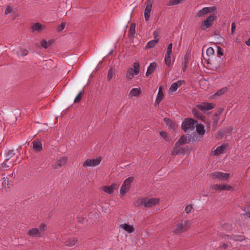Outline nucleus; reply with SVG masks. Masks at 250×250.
<instances>
[{
    "mask_svg": "<svg viewBox=\"0 0 250 250\" xmlns=\"http://www.w3.org/2000/svg\"><path fill=\"white\" fill-rule=\"evenodd\" d=\"M47 229L46 224L44 223H41L38 228H33L29 229L27 232V234L31 237H44Z\"/></svg>",
    "mask_w": 250,
    "mask_h": 250,
    "instance_id": "1",
    "label": "nucleus"
},
{
    "mask_svg": "<svg viewBox=\"0 0 250 250\" xmlns=\"http://www.w3.org/2000/svg\"><path fill=\"white\" fill-rule=\"evenodd\" d=\"M197 125L198 122L196 120L187 118L182 124V128L185 132H189L193 130Z\"/></svg>",
    "mask_w": 250,
    "mask_h": 250,
    "instance_id": "2",
    "label": "nucleus"
},
{
    "mask_svg": "<svg viewBox=\"0 0 250 250\" xmlns=\"http://www.w3.org/2000/svg\"><path fill=\"white\" fill-rule=\"evenodd\" d=\"M190 227L189 221H185L181 223H178L174 229L173 232L175 234H179L186 231Z\"/></svg>",
    "mask_w": 250,
    "mask_h": 250,
    "instance_id": "3",
    "label": "nucleus"
},
{
    "mask_svg": "<svg viewBox=\"0 0 250 250\" xmlns=\"http://www.w3.org/2000/svg\"><path fill=\"white\" fill-rule=\"evenodd\" d=\"M134 178L129 177L126 178L124 182L120 191V194L121 196L124 195L129 189L131 183L133 181Z\"/></svg>",
    "mask_w": 250,
    "mask_h": 250,
    "instance_id": "4",
    "label": "nucleus"
},
{
    "mask_svg": "<svg viewBox=\"0 0 250 250\" xmlns=\"http://www.w3.org/2000/svg\"><path fill=\"white\" fill-rule=\"evenodd\" d=\"M133 67L134 68H129L127 71L126 77L129 80H131L134 77V75H137L140 72V64L139 62H134Z\"/></svg>",
    "mask_w": 250,
    "mask_h": 250,
    "instance_id": "5",
    "label": "nucleus"
},
{
    "mask_svg": "<svg viewBox=\"0 0 250 250\" xmlns=\"http://www.w3.org/2000/svg\"><path fill=\"white\" fill-rule=\"evenodd\" d=\"M217 19L216 15L212 14L208 16L203 22V25L201 26V28L202 30H205L206 28H209L214 24V21Z\"/></svg>",
    "mask_w": 250,
    "mask_h": 250,
    "instance_id": "6",
    "label": "nucleus"
},
{
    "mask_svg": "<svg viewBox=\"0 0 250 250\" xmlns=\"http://www.w3.org/2000/svg\"><path fill=\"white\" fill-rule=\"evenodd\" d=\"M188 147L181 146H178L176 148L175 144L171 151L170 154L172 156H176L178 154H183L188 151Z\"/></svg>",
    "mask_w": 250,
    "mask_h": 250,
    "instance_id": "7",
    "label": "nucleus"
},
{
    "mask_svg": "<svg viewBox=\"0 0 250 250\" xmlns=\"http://www.w3.org/2000/svg\"><path fill=\"white\" fill-rule=\"evenodd\" d=\"M102 161V158L99 157L96 159H87L83 163V166L86 167H95L99 165Z\"/></svg>",
    "mask_w": 250,
    "mask_h": 250,
    "instance_id": "8",
    "label": "nucleus"
},
{
    "mask_svg": "<svg viewBox=\"0 0 250 250\" xmlns=\"http://www.w3.org/2000/svg\"><path fill=\"white\" fill-rule=\"evenodd\" d=\"M215 106V104H214L206 102H203L197 105V107L203 112L211 110L214 108Z\"/></svg>",
    "mask_w": 250,
    "mask_h": 250,
    "instance_id": "9",
    "label": "nucleus"
},
{
    "mask_svg": "<svg viewBox=\"0 0 250 250\" xmlns=\"http://www.w3.org/2000/svg\"><path fill=\"white\" fill-rule=\"evenodd\" d=\"M229 173H224L221 172H214L210 174L212 179H218L220 180H226L229 177Z\"/></svg>",
    "mask_w": 250,
    "mask_h": 250,
    "instance_id": "10",
    "label": "nucleus"
},
{
    "mask_svg": "<svg viewBox=\"0 0 250 250\" xmlns=\"http://www.w3.org/2000/svg\"><path fill=\"white\" fill-rule=\"evenodd\" d=\"M159 200L158 198H145V202L144 206L146 208H151L157 205L159 203Z\"/></svg>",
    "mask_w": 250,
    "mask_h": 250,
    "instance_id": "11",
    "label": "nucleus"
},
{
    "mask_svg": "<svg viewBox=\"0 0 250 250\" xmlns=\"http://www.w3.org/2000/svg\"><path fill=\"white\" fill-rule=\"evenodd\" d=\"M68 160L66 157H62L57 161L55 164L53 166L54 169H58L63 166L66 164Z\"/></svg>",
    "mask_w": 250,
    "mask_h": 250,
    "instance_id": "12",
    "label": "nucleus"
},
{
    "mask_svg": "<svg viewBox=\"0 0 250 250\" xmlns=\"http://www.w3.org/2000/svg\"><path fill=\"white\" fill-rule=\"evenodd\" d=\"M151 8V2L150 1H147V5L145 10V18L146 21H148L149 19Z\"/></svg>",
    "mask_w": 250,
    "mask_h": 250,
    "instance_id": "13",
    "label": "nucleus"
},
{
    "mask_svg": "<svg viewBox=\"0 0 250 250\" xmlns=\"http://www.w3.org/2000/svg\"><path fill=\"white\" fill-rule=\"evenodd\" d=\"M212 188L215 190H230L232 189V187L229 185H218L215 184L213 186Z\"/></svg>",
    "mask_w": 250,
    "mask_h": 250,
    "instance_id": "14",
    "label": "nucleus"
},
{
    "mask_svg": "<svg viewBox=\"0 0 250 250\" xmlns=\"http://www.w3.org/2000/svg\"><path fill=\"white\" fill-rule=\"evenodd\" d=\"M33 148L35 151L40 152L42 149V145L39 140H34L33 142Z\"/></svg>",
    "mask_w": 250,
    "mask_h": 250,
    "instance_id": "15",
    "label": "nucleus"
},
{
    "mask_svg": "<svg viewBox=\"0 0 250 250\" xmlns=\"http://www.w3.org/2000/svg\"><path fill=\"white\" fill-rule=\"evenodd\" d=\"M184 81L179 80L175 83H173L170 86L169 90L172 92L176 91L177 89L180 87Z\"/></svg>",
    "mask_w": 250,
    "mask_h": 250,
    "instance_id": "16",
    "label": "nucleus"
},
{
    "mask_svg": "<svg viewBox=\"0 0 250 250\" xmlns=\"http://www.w3.org/2000/svg\"><path fill=\"white\" fill-rule=\"evenodd\" d=\"M77 242V238L75 237H71L65 240L64 244L67 247H72L74 246Z\"/></svg>",
    "mask_w": 250,
    "mask_h": 250,
    "instance_id": "17",
    "label": "nucleus"
},
{
    "mask_svg": "<svg viewBox=\"0 0 250 250\" xmlns=\"http://www.w3.org/2000/svg\"><path fill=\"white\" fill-rule=\"evenodd\" d=\"M44 29V26L39 22H36L32 26L31 29L33 32L37 31L41 32Z\"/></svg>",
    "mask_w": 250,
    "mask_h": 250,
    "instance_id": "18",
    "label": "nucleus"
},
{
    "mask_svg": "<svg viewBox=\"0 0 250 250\" xmlns=\"http://www.w3.org/2000/svg\"><path fill=\"white\" fill-rule=\"evenodd\" d=\"M164 122L166 124L168 128L170 130H173L175 129L176 124L174 122H172L170 119L165 118Z\"/></svg>",
    "mask_w": 250,
    "mask_h": 250,
    "instance_id": "19",
    "label": "nucleus"
},
{
    "mask_svg": "<svg viewBox=\"0 0 250 250\" xmlns=\"http://www.w3.org/2000/svg\"><path fill=\"white\" fill-rule=\"evenodd\" d=\"M226 152V146L225 145H221L216 148L215 150H214L213 154L216 156H218L221 154H223L225 153Z\"/></svg>",
    "mask_w": 250,
    "mask_h": 250,
    "instance_id": "20",
    "label": "nucleus"
},
{
    "mask_svg": "<svg viewBox=\"0 0 250 250\" xmlns=\"http://www.w3.org/2000/svg\"><path fill=\"white\" fill-rule=\"evenodd\" d=\"M120 227L124 229L125 231H127L128 233H132L134 232L135 229L133 226L128 225L127 224H121L120 226Z\"/></svg>",
    "mask_w": 250,
    "mask_h": 250,
    "instance_id": "21",
    "label": "nucleus"
},
{
    "mask_svg": "<svg viewBox=\"0 0 250 250\" xmlns=\"http://www.w3.org/2000/svg\"><path fill=\"white\" fill-rule=\"evenodd\" d=\"M157 66V63L155 62H153L148 66L147 71L146 72V76L148 77L149 75L152 74Z\"/></svg>",
    "mask_w": 250,
    "mask_h": 250,
    "instance_id": "22",
    "label": "nucleus"
},
{
    "mask_svg": "<svg viewBox=\"0 0 250 250\" xmlns=\"http://www.w3.org/2000/svg\"><path fill=\"white\" fill-rule=\"evenodd\" d=\"M164 95L162 91V87L160 86L159 89V91L157 94V98L155 101V104H158L163 99Z\"/></svg>",
    "mask_w": 250,
    "mask_h": 250,
    "instance_id": "23",
    "label": "nucleus"
},
{
    "mask_svg": "<svg viewBox=\"0 0 250 250\" xmlns=\"http://www.w3.org/2000/svg\"><path fill=\"white\" fill-rule=\"evenodd\" d=\"M192 113L194 116L197 119L203 120L205 118V116L203 115V114L198 110V109L196 108H193Z\"/></svg>",
    "mask_w": 250,
    "mask_h": 250,
    "instance_id": "24",
    "label": "nucleus"
},
{
    "mask_svg": "<svg viewBox=\"0 0 250 250\" xmlns=\"http://www.w3.org/2000/svg\"><path fill=\"white\" fill-rule=\"evenodd\" d=\"M187 143V137L186 136H182L178 140V141L175 143L176 148L178 146H182Z\"/></svg>",
    "mask_w": 250,
    "mask_h": 250,
    "instance_id": "25",
    "label": "nucleus"
},
{
    "mask_svg": "<svg viewBox=\"0 0 250 250\" xmlns=\"http://www.w3.org/2000/svg\"><path fill=\"white\" fill-rule=\"evenodd\" d=\"M196 128V133L199 135L203 136L205 132L204 126L203 125H199L195 127Z\"/></svg>",
    "mask_w": 250,
    "mask_h": 250,
    "instance_id": "26",
    "label": "nucleus"
},
{
    "mask_svg": "<svg viewBox=\"0 0 250 250\" xmlns=\"http://www.w3.org/2000/svg\"><path fill=\"white\" fill-rule=\"evenodd\" d=\"M198 133L195 132H194L192 135H190L189 138V140L192 141H200L202 139V136H199Z\"/></svg>",
    "mask_w": 250,
    "mask_h": 250,
    "instance_id": "27",
    "label": "nucleus"
},
{
    "mask_svg": "<svg viewBox=\"0 0 250 250\" xmlns=\"http://www.w3.org/2000/svg\"><path fill=\"white\" fill-rule=\"evenodd\" d=\"M1 185L2 188H4L5 190H7V189L10 188V186H9V181L7 178L3 177L1 179Z\"/></svg>",
    "mask_w": 250,
    "mask_h": 250,
    "instance_id": "28",
    "label": "nucleus"
},
{
    "mask_svg": "<svg viewBox=\"0 0 250 250\" xmlns=\"http://www.w3.org/2000/svg\"><path fill=\"white\" fill-rule=\"evenodd\" d=\"M115 68L114 67H111L108 70L107 80L108 81H110L115 75Z\"/></svg>",
    "mask_w": 250,
    "mask_h": 250,
    "instance_id": "29",
    "label": "nucleus"
},
{
    "mask_svg": "<svg viewBox=\"0 0 250 250\" xmlns=\"http://www.w3.org/2000/svg\"><path fill=\"white\" fill-rule=\"evenodd\" d=\"M158 40H152L147 42L146 48H151L155 46L158 43Z\"/></svg>",
    "mask_w": 250,
    "mask_h": 250,
    "instance_id": "30",
    "label": "nucleus"
},
{
    "mask_svg": "<svg viewBox=\"0 0 250 250\" xmlns=\"http://www.w3.org/2000/svg\"><path fill=\"white\" fill-rule=\"evenodd\" d=\"M136 25L135 23H131L129 30V36L133 37L135 33Z\"/></svg>",
    "mask_w": 250,
    "mask_h": 250,
    "instance_id": "31",
    "label": "nucleus"
},
{
    "mask_svg": "<svg viewBox=\"0 0 250 250\" xmlns=\"http://www.w3.org/2000/svg\"><path fill=\"white\" fill-rule=\"evenodd\" d=\"M207 10H208V9H207L206 7L202 8L201 10H199L197 13V16L199 17L204 16L205 15L208 13Z\"/></svg>",
    "mask_w": 250,
    "mask_h": 250,
    "instance_id": "32",
    "label": "nucleus"
},
{
    "mask_svg": "<svg viewBox=\"0 0 250 250\" xmlns=\"http://www.w3.org/2000/svg\"><path fill=\"white\" fill-rule=\"evenodd\" d=\"M188 61V56L187 55H186L184 56V60H183V61L182 62V69L184 72H185V71L187 69Z\"/></svg>",
    "mask_w": 250,
    "mask_h": 250,
    "instance_id": "33",
    "label": "nucleus"
},
{
    "mask_svg": "<svg viewBox=\"0 0 250 250\" xmlns=\"http://www.w3.org/2000/svg\"><path fill=\"white\" fill-rule=\"evenodd\" d=\"M185 0H169L167 3V6L177 5L183 2Z\"/></svg>",
    "mask_w": 250,
    "mask_h": 250,
    "instance_id": "34",
    "label": "nucleus"
},
{
    "mask_svg": "<svg viewBox=\"0 0 250 250\" xmlns=\"http://www.w3.org/2000/svg\"><path fill=\"white\" fill-rule=\"evenodd\" d=\"M141 91L139 89L134 88L131 90L129 94L131 95V96L137 97L139 95Z\"/></svg>",
    "mask_w": 250,
    "mask_h": 250,
    "instance_id": "35",
    "label": "nucleus"
},
{
    "mask_svg": "<svg viewBox=\"0 0 250 250\" xmlns=\"http://www.w3.org/2000/svg\"><path fill=\"white\" fill-rule=\"evenodd\" d=\"M15 155L14 150H9L6 153V161H9L10 159Z\"/></svg>",
    "mask_w": 250,
    "mask_h": 250,
    "instance_id": "36",
    "label": "nucleus"
},
{
    "mask_svg": "<svg viewBox=\"0 0 250 250\" xmlns=\"http://www.w3.org/2000/svg\"><path fill=\"white\" fill-rule=\"evenodd\" d=\"M8 161H6L5 159V161L0 164V169L8 168L13 165V163L9 162L8 163Z\"/></svg>",
    "mask_w": 250,
    "mask_h": 250,
    "instance_id": "37",
    "label": "nucleus"
},
{
    "mask_svg": "<svg viewBox=\"0 0 250 250\" xmlns=\"http://www.w3.org/2000/svg\"><path fill=\"white\" fill-rule=\"evenodd\" d=\"M28 51L26 49H21L17 51V55L19 56H25L28 54Z\"/></svg>",
    "mask_w": 250,
    "mask_h": 250,
    "instance_id": "38",
    "label": "nucleus"
},
{
    "mask_svg": "<svg viewBox=\"0 0 250 250\" xmlns=\"http://www.w3.org/2000/svg\"><path fill=\"white\" fill-rule=\"evenodd\" d=\"M84 91V88L83 89V90L80 91L79 94L77 95V96L76 97L75 100H74V103H77L79 102L81 99H82V94L83 92Z\"/></svg>",
    "mask_w": 250,
    "mask_h": 250,
    "instance_id": "39",
    "label": "nucleus"
},
{
    "mask_svg": "<svg viewBox=\"0 0 250 250\" xmlns=\"http://www.w3.org/2000/svg\"><path fill=\"white\" fill-rule=\"evenodd\" d=\"M102 188L103 191L109 194H111L113 192L109 186H104L102 187Z\"/></svg>",
    "mask_w": 250,
    "mask_h": 250,
    "instance_id": "40",
    "label": "nucleus"
},
{
    "mask_svg": "<svg viewBox=\"0 0 250 250\" xmlns=\"http://www.w3.org/2000/svg\"><path fill=\"white\" fill-rule=\"evenodd\" d=\"M170 54H166L165 62V63L167 65L169 66L170 64L171 59H170Z\"/></svg>",
    "mask_w": 250,
    "mask_h": 250,
    "instance_id": "41",
    "label": "nucleus"
},
{
    "mask_svg": "<svg viewBox=\"0 0 250 250\" xmlns=\"http://www.w3.org/2000/svg\"><path fill=\"white\" fill-rule=\"evenodd\" d=\"M145 202V198H142V199H138L135 204V206H137V207H140L142 205H144V203Z\"/></svg>",
    "mask_w": 250,
    "mask_h": 250,
    "instance_id": "42",
    "label": "nucleus"
},
{
    "mask_svg": "<svg viewBox=\"0 0 250 250\" xmlns=\"http://www.w3.org/2000/svg\"><path fill=\"white\" fill-rule=\"evenodd\" d=\"M227 88L226 87H224L218 90L214 94L215 96H220L224 94L226 91Z\"/></svg>",
    "mask_w": 250,
    "mask_h": 250,
    "instance_id": "43",
    "label": "nucleus"
},
{
    "mask_svg": "<svg viewBox=\"0 0 250 250\" xmlns=\"http://www.w3.org/2000/svg\"><path fill=\"white\" fill-rule=\"evenodd\" d=\"M65 26V22H62L61 24H59L58 25L57 30L58 32H61L62 31Z\"/></svg>",
    "mask_w": 250,
    "mask_h": 250,
    "instance_id": "44",
    "label": "nucleus"
},
{
    "mask_svg": "<svg viewBox=\"0 0 250 250\" xmlns=\"http://www.w3.org/2000/svg\"><path fill=\"white\" fill-rule=\"evenodd\" d=\"M160 135L164 138L166 141H168L169 138L167 133L165 131H161Z\"/></svg>",
    "mask_w": 250,
    "mask_h": 250,
    "instance_id": "45",
    "label": "nucleus"
},
{
    "mask_svg": "<svg viewBox=\"0 0 250 250\" xmlns=\"http://www.w3.org/2000/svg\"><path fill=\"white\" fill-rule=\"evenodd\" d=\"M233 240L235 241H242L244 240V236L243 235H235L233 236Z\"/></svg>",
    "mask_w": 250,
    "mask_h": 250,
    "instance_id": "46",
    "label": "nucleus"
},
{
    "mask_svg": "<svg viewBox=\"0 0 250 250\" xmlns=\"http://www.w3.org/2000/svg\"><path fill=\"white\" fill-rule=\"evenodd\" d=\"M218 115L217 113H216V114H215V117L213 119V124H212V125H213V126H216V125H217V123H218V121H219V117H218Z\"/></svg>",
    "mask_w": 250,
    "mask_h": 250,
    "instance_id": "47",
    "label": "nucleus"
},
{
    "mask_svg": "<svg viewBox=\"0 0 250 250\" xmlns=\"http://www.w3.org/2000/svg\"><path fill=\"white\" fill-rule=\"evenodd\" d=\"M207 55L208 56H211L214 54V49L212 47H208L206 51Z\"/></svg>",
    "mask_w": 250,
    "mask_h": 250,
    "instance_id": "48",
    "label": "nucleus"
},
{
    "mask_svg": "<svg viewBox=\"0 0 250 250\" xmlns=\"http://www.w3.org/2000/svg\"><path fill=\"white\" fill-rule=\"evenodd\" d=\"M172 43H170L168 44L167 50V54H170L171 55L172 52Z\"/></svg>",
    "mask_w": 250,
    "mask_h": 250,
    "instance_id": "49",
    "label": "nucleus"
},
{
    "mask_svg": "<svg viewBox=\"0 0 250 250\" xmlns=\"http://www.w3.org/2000/svg\"><path fill=\"white\" fill-rule=\"evenodd\" d=\"M41 46L44 48H47L48 47V43L47 42H46L44 40H42L41 42Z\"/></svg>",
    "mask_w": 250,
    "mask_h": 250,
    "instance_id": "50",
    "label": "nucleus"
},
{
    "mask_svg": "<svg viewBox=\"0 0 250 250\" xmlns=\"http://www.w3.org/2000/svg\"><path fill=\"white\" fill-rule=\"evenodd\" d=\"M192 209V206L191 205H188L185 208V211L187 213H189L191 212Z\"/></svg>",
    "mask_w": 250,
    "mask_h": 250,
    "instance_id": "51",
    "label": "nucleus"
},
{
    "mask_svg": "<svg viewBox=\"0 0 250 250\" xmlns=\"http://www.w3.org/2000/svg\"><path fill=\"white\" fill-rule=\"evenodd\" d=\"M217 53L219 57H220L221 56H223V53L222 51V48L220 46H217Z\"/></svg>",
    "mask_w": 250,
    "mask_h": 250,
    "instance_id": "52",
    "label": "nucleus"
},
{
    "mask_svg": "<svg viewBox=\"0 0 250 250\" xmlns=\"http://www.w3.org/2000/svg\"><path fill=\"white\" fill-rule=\"evenodd\" d=\"M207 9H208V13H211L213 11L216 10L217 8L215 6H211V7H206Z\"/></svg>",
    "mask_w": 250,
    "mask_h": 250,
    "instance_id": "53",
    "label": "nucleus"
},
{
    "mask_svg": "<svg viewBox=\"0 0 250 250\" xmlns=\"http://www.w3.org/2000/svg\"><path fill=\"white\" fill-rule=\"evenodd\" d=\"M12 8L11 6H8L5 10V14L6 15H8L12 12Z\"/></svg>",
    "mask_w": 250,
    "mask_h": 250,
    "instance_id": "54",
    "label": "nucleus"
},
{
    "mask_svg": "<svg viewBox=\"0 0 250 250\" xmlns=\"http://www.w3.org/2000/svg\"><path fill=\"white\" fill-rule=\"evenodd\" d=\"M235 28H236V25H235V23L234 22H232L231 23V34H233L235 31Z\"/></svg>",
    "mask_w": 250,
    "mask_h": 250,
    "instance_id": "55",
    "label": "nucleus"
},
{
    "mask_svg": "<svg viewBox=\"0 0 250 250\" xmlns=\"http://www.w3.org/2000/svg\"><path fill=\"white\" fill-rule=\"evenodd\" d=\"M153 36H154V40H159L158 38L159 37V32L157 30H155L153 32Z\"/></svg>",
    "mask_w": 250,
    "mask_h": 250,
    "instance_id": "56",
    "label": "nucleus"
},
{
    "mask_svg": "<svg viewBox=\"0 0 250 250\" xmlns=\"http://www.w3.org/2000/svg\"><path fill=\"white\" fill-rule=\"evenodd\" d=\"M109 187H110L112 191H114L115 189L118 188V185L116 184H112Z\"/></svg>",
    "mask_w": 250,
    "mask_h": 250,
    "instance_id": "57",
    "label": "nucleus"
},
{
    "mask_svg": "<svg viewBox=\"0 0 250 250\" xmlns=\"http://www.w3.org/2000/svg\"><path fill=\"white\" fill-rule=\"evenodd\" d=\"M219 33H220L219 31H218L217 30L214 31V35L217 37V39L221 37L219 34Z\"/></svg>",
    "mask_w": 250,
    "mask_h": 250,
    "instance_id": "58",
    "label": "nucleus"
},
{
    "mask_svg": "<svg viewBox=\"0 0 250 250\" xmlns=\"http://www.w3.org/2000/svg\"><path fill=\"white\" fill-rule=\"evenodd\" d=\"M244 216H246L250 218V208H248V211L244 214Z\"/></svg>",
    "mask_w": 250,
    "mask_h": 250,
    "instance_id": "59",
    "label": "nucleus"
},
{
    "mask_svg": "<svg viewBox=\"0 0 250 250\" xmlns=\"http://www.w3.org/2000/svg\"><path fill=\"white\" fill-rule=\"evenodd\" d=\"M228 247V245L227 244L224 243L221 246V248L226 249Z\"/></svg>",
    "mask_w": 250,
    "mask_h": 250,
    "instance_id": "60",
    "label": "nucleus"
},
{
    "mask_svg": "<svg viewBox=\"0 0 250 250\" xmlns=\"http://www.w3.org/2000/svg\"><path fill=\"white\" fill-rule=\"evenodd\" d=\"M84 221V218L83 217H79L78 221L81 223H83V221Z\"/></svg>",
    "mask_w": 250,
    "mask_h": 250,
    "instance_id": "61",
    "label": "nucleus"
},
{
    "mask_svg": "<svg viewBox=\"0 0 250 250\" xmlns=\"http://www.w3.org/2000/svg\"><path fill=\"white\" fill-rule=\"evenodd\" d=\"M53 42V41H51V40L47 42V43H48V47H49V46H50L52 44Z\"/></svg>",
    "mask_w": 250,
    "mask_h": 250,
    "instance_id": "62",
    "label": "nucleus"
},
{
    "mask_svg": "<svg viewBox=\"0 0 250 250\" xmlns=\"http://www.w3.org/2000/svg\"><path fill=\"white\" fill-rule=\"evenodd\" d=\"M246 43L247 45L250 46V38L246 42Z\"/></svg>",
    "mask_w": 250,
    "mask_h": 250,
    "instance_id": "63",
    "label": "nucleus"
},
{
    "mask_svg": "<svg viewBox=\"0 0 250 250\" xmlns=\"http://www.w3.org/2000/svg\"><path fill=\"white\" fill-rule=\"evenodd\" d=\"M223 108H219L218 109V113H219L218 114H221L222 112H223Z\"/></svg>",
    "mask_w": 250,
    "mask_h": 250,
    "instance_id": "64",
    "label": "nucleus"
}]
</instances>
